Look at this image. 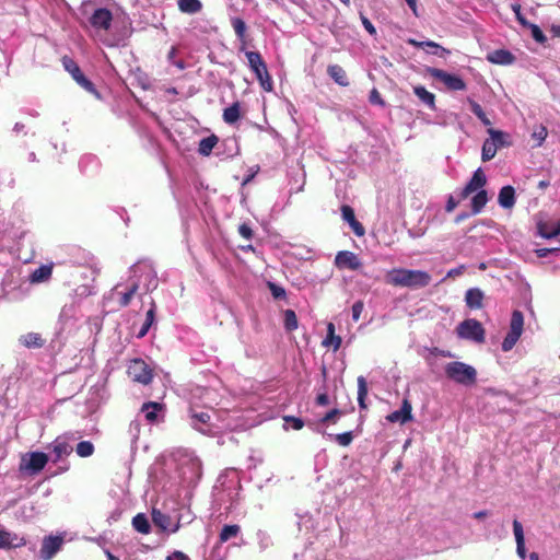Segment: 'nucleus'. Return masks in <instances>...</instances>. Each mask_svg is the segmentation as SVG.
<instances>
[{
	"instance_id": "nucleus-40",
	"label": "nucleus",
	"mask_w": 560,
	"mask_h": 560,
	"mask_svg": "<svg viewBox=\"0 0 560 560\" xmlns=\"http://www.w3.org/2000/svg\"><path fill=\"white\" fill-rule=\"evenodd\" d=\"M498 148L493 143V141L488 138L483 141L482 149H481V160L483 162H488L492 160L497 154Z\"/></svg>"
},
{
	"instance_id": "nucleus-1",
	"label": "nucleus",
	"mask_w": 560,
	"mask_h": 560,
	"mask_svg": "<svg viewBox=\"0 0 560 560\" xmlns=\"http://www.w3.org/2000/svg\"><path fill=\"white\" fill-rule=\"evenodd\" d=\"M28 290L30 283L23 279L20 268L0 266V300L20 301Z\"/></svg>"
},
{
	"instance_id": "nucleus-44",
	"label": "nucleus",
	"mask_w": 560,
	"mask_h": 560,
	"mask_svg": "<svg viewBox=\"0 0 560 560\" xmlns=\"http://www.w3.org/2000/svg\"><path fill=\"white\" fill-rule=\"evenodd\" d=\"M521 336H522V334H520V332L509 330L508 335L505 336V338L502 341V346H501L502 350L504 352L512 350L513 347L518 341Z\"/></svg>"
},
{
	"instance_id": "nucleus-16",
	"label": "nucleus",
	"mask_w": 560,
	"mask_h": 560,
	"mask_svg": "<svg viewBox=\"0 0 560 560\" xmlns=\"http://www.w3.org/2000/svg\"><path fill=\"white\" fill-rule=\"evenodd\" d=\"M77 306L74 303L62 306L58 317V332L70 330L75 322Z\"/></svg>"
},
{
	"instance_id": "nucleus-17",
	"label": "nucleus",
	"mask_w": 560,
	"mask_h": 560,
	"mask_svg": "<svg viewBox=\"0 0 560 560\" xmlns=\"http://www.w3.org/2000/svg\"><path fill=\"white\" fill-rule=\"evenodd\" d=\"M487 183V177L481 168H477L469 182L466 184V186L462 189L459 196L462 199H466L469 195L472 192H477L481 189H483V186Z\"/></svg>"
},
{
	"instance_id": "nucleus-13",
	"label": "nucleus",
	"mask_w": 560,
	"mask_h": 560,
	"mask_svg": "<svg viewBox=\"0 0 560 560\" xmlns=\"http://www.w3.org/2000/svg\"><path fill=\"white\" fill-rule=\"evenodd\" d=\"M427 72L433 79L443 82L448 90L464 91L466 89L465 81L457 74H452L438 68H428Z\"/></svg>"
},
{
	"instance_id": "nucleus-60",
	"label": "nucleus",
	"mask_w": 560,
	"mask_h": 560,
	"mask_svg": "<svg viewBox=\"0 0 560 560\" xmlns=\"http://www.w3.org/2000/svg\"><path fill=\"white\" fill-rule=\"evenodd\" d=\"M129 434L132 439V441H136L138 439L139 432H140V423L139 421H131L129 424Z\"/></svg>"
},
{
	"instance_id": "nucleus-30",
	"label": "nucleus",
	"mask_w": 560,
	"mask_h": 560,
	"mask_svg": "<svg viewBox=\"0 0 560 560\" xmlns=\"http://www.w3.org/2000/svg\"><path fill=\"white\" fill-rule=\"evenodd\" d=\"M20 343L26 348H42L44 346V339L37 332H27L22 335L19 339Z\"/></svg>"
},
{
	"instance_id": "nucleus-52",
	"label": "nucleus",
	"mask_w": 560,
	"mask_h": 560,
	"mask_svg": "<svg viewBox=\"0 0 560 560\" xmlns=\"http://www.w3.org/2000/svg\"><path fill=\"white\" fill-rule=\"evenodd\" d=\"M334 439L335 441L341 445V446H348L351 444L352 440H353V434L351 431L349 432H343V433H339V434H336L334 435Z\"/></svg>"
},
{
	"instance_id": "nucleus-48",
	"label": "nucleus",
	"mask_w": 560,
	"mask_h": 560,
	"mask_svg": "<svg viewBox=\"0 0 560 560\" xmlns=\"http://www.w3.org/2000/svg\"><path fill=\"white\" fill-rule=\"evenodd\" d=\"M139 289V282L137 281H133L130 285V288L125 292L122 293L121 298H120V305L121 306H127L129 305L132 296L135 295V293L137 292V290Z\"/></svg>"
},
{
	"instance_id": "nucleus-51",
	"label": "nucleus",
	"mask_w": 560,
	"mask_h": 560,
	"mask_svg": "<svg viewBox=\"0 0 560 560\" xmlns=\"http://www.w3.org/2000/svg\"><path fill=\"white\" fill-rule=\"evenodd\" d=\"M547 135V129L544 126H539L534 130L532 137L537 142L536 147H540L542 144V142L546 140Z\"/></svg>"
},
{
	"instance_id": "nucleus-12",
	"label": "nucleus",
	"mask_w": 560,
	"mask_h": 560,
	"mask_svg": "<svg viewBox=\"0 0 560 560\" xmlns=\"http://www.w3.org/2000/svg\"><path fill=\"white\" fill-rule=\"evenodd\" d=\"M457 335L462 339L476 342L485 341V329L477 319H465L457 326Z\"/></svg>"
},
{
	"instance_id": "nucleus-46",
	"label": "nucleus",
	"mask_w": 560,
	"mask_h": 560,
	"mask_svg": "<svg viewBox=\"0 0 560 560\" xmlns=\"http://www.w3.org/2000/svg\"><path fill=\"white\" fill-rule=\"evenodd\" d=\"M75 452L80 457H89L94 453V445L90 441H81L78 443Z\"/></svg>"
},
{
	"instance_id": "nucleus-2",
	"label": "nucleus",
	"mask_w": 560,
	"mask_h": 560,
	"mask_svg": "<svg viewBox=\"0 0 560 560\" xmlns=\"http://www.w3.org/2000/svg\"><path fill=\"white\" fill-rule=\"evenodd\" d=\"M90 26L94 35L106 46L115 47L120 44V38L110 35L113 14L108 9L98 8L89 18Z\"/></svg>"
},
{
	"instance_id": "nucleus-18",
	"label": "nucleus",
	"mask_w": 560,
	"mask_h": 560,
	"mask_svg": "<svg viewBox=\"0 0 560 560\" xmlns=\"http://www.w3.org/2000/svg\"><path fill=\"white\" fill-rule=\"evenodd\" d=\"M63 539L59 536H48L43 540L40 558L50 560L61 548Z\"/></svg>"
},
{
	"instance_id": "nucleus-37",
	"label": "nucleus",
	"mask_w": 560,
	"mask_h": 560,
	"mask_svg": "<svg viewBox=\"0 0 560 560\" xmlns=\"http://www.w3.org/2000/svg\"><path fill=\"white\" fill-rule=\"evenodd\" d=\"M177 5L180 12L187 14L198 13L202 9L199 0H177Z\"/></svg>"
},
{
	"instance_id": "nucleus-55",
	"label": "nucleus",
	"mask_w": 560,
	"mask_h": 560,
	"mask_svg": "<svg viewBox=\"0 0 560 560\" xmlns=\"http://www.w3.org/2000/svg\"><path fill=\"white\" fill-rule=\"evenodd\" d=\"M511 8H512V11H513V12H514V14H515V18H516L517 22H518L522 26L527 27V25H528L530 22H528V21L525 19V16L522 14V12H521V5H520L518 3H513V4L511 5Z\"/></svg>"
},
{
	"instance_id": "nucleus-32",
	"label": "nucleus",
	"mask_w": 560,
	"mask_h": 560,
	"mask_svg": "<svg viewBox=\"0 0 560 560\" xmlns=\"http://www.w3.org/2000/svg\"><path fill=\"white\" fill-rule=\"evenodd\" d=\"M52 267L50 265H42L30 275L31 283H40L48 280L51 276Z\"/></svg>"
},
{
	"instance_id": "nucleus-26",
	"label": "nucleus",
	"mask_w": 560,
	"mask_h": 560,
	"mask_svg": "<svg viewBox=\"0 0 560 560\" xmlns=\"http://www.w3.org/2000/svg\"><path fill=\"white\" fill-rule=\"evenodd\" d=\"M513 533L516 541V553L521 559L524 560L526 557L524 530L521 522L517 520L513 521Z\"/></svg>"
},
{
	"instance_id": "nucleus-9",
	"label": "nucleus",
	"mask_w": 560,
	"mask_h": 560,
	"mask_svg": "<svg viewBox=\"0 0 560 560\" xmlns=\"http://www.w3.org/2000/svg\"><path fill=\"white\" fill-rule=\"evenodd\" d=\"M131 272L133 277H138L137 282L139 284L143 282V287L145 291H152L158 287V277L156 272L153 269L152 265L148 261H139L131 267Z\"/></svg>"
},
{
	"instance_id": "nucleus-7",
	"label": "nucleus",
	"mask_w": 560,
	"mask_h": 560,
	"mask_svg": "<svg viewBox=\"0 0 560 560\" xmlns=\"http://www.w3.org/2000/svg\"><path fill=\"white\" fill-rule=\"evenodd\" d=\"M77 440L74 433H66L56 438L48 446L50 450L49 460L52 463L60 462L63 457L70 455L73 451L71 443Z\"/></svg>"
},
{
	"instance_id": "nucleus-59",
	"label": "nucleus",
	"mask_w": 560,
	"mask_h": 560,
	"mask_svg": "<svg viewBox=\"0 0 560 560\" xmlns=\"http://www.w3.org/2000/svg\"><path fill=\"white\" fill-rule=\"evenodd\" d=\"M369 101H370V103L375 104V105H381V106L384 105V101H383L380 92L376 89H373L370 92Z\"/></svg>"
},
{
	"instance_id": "nucleus-35",
	"label": "nucleus",
	"mask_w": 560,
	"mask_h": 560,
	"mask_svg": "<svg viewBox=\"0 0 560 560\" xmlns=\"http://www.w3.org/2000/svg\"><path fill=\"white\" fill-rule=\"evenodd\" d=\"M488 202V194L485 189H481L476 192V195L471 198V213L478 214L482 211L485 206Z\"/></svg>"
},
{
	"instance_id": "nucleus-49",
	"label": "nucleus",
	"mask_w": 560,
	"mask_h": 560,
	"mask_svg": "<svg viewBox=\"0 0 560 560\" xmlns=\"http://www.w3.org/2000/svg\"><path fill=\"white\" fill-rule=\"evenodd\" d=\"M284 430H289V425L293 430H301L304 427V421L301 418L294 417V416H284Z\"/></svg>"
},
{
	"instance_id": "nucleus-57",
	"label": "nucleus",
	"mask_w": 560,
	"mask_h": 560,
	"mask_svg": "<svg viewBox=\"0 0 560 560\" xmlns=\"http://www.w3.org/2000/svg\"><path fill=\"white\" fill-rule=\"evenodd\" d=\"M238 233L246 240H252L254 235L252 228L247 223H243L238 226Z\"/></svg>"
},
{
	"instance_id": "nucleus-45",
	"label": "nucleus",
	"mask_w": 560,
	"mask_h": 560,
	"mask_svg": "<svg viewBox=\"0 0 560 560\" xmlns=\"http://www.w3.org/2000/svg\"><path fill=\"white\" fill-rule=\"evenodd\" d=\"M469 105H470V110L472 112L474 115H476L480 121L482 122V125L485 126H491V121L490 119L487 117L486 113L483 112L482 107L480 106V104H478L477 102L475 101H471L469 100Z\"/></svg>"
},
{
	"instance_id": "nucleus-15",
	"label": "nucleus",
	"mask_w": 560,
	"mask_h": 560,
	"mask_svg": "<svg viewBox=\"0 0 560 560\" xmlns=\"http://www.w3.org/2000/svg\"><path fill=\"white\" fill-rule=\"evenodd\" d=\"M335 266L338 269L359 270L362 266L359 257L349 250H340L335 257Z\"/></svg>"
},
{
	"instance_id": "nucleus-14",
	"label": "nucleus",
	"mask_w": 560,
	"mask_h": 560,
	"mask_svg": "<svg viewBox=\"0 0 560 560\" xmlns=\"http://www.w3.org/2000/svg\"><path fill=\"white\" fill-rule=\"evenodd\" d=\"M48 460L49 456L47 454L43 452H32L22 457L20 469L35 475L44 469Z\"/></svg>"
},
{
	"instance_id": "nucleus-63",
	"label": "nucleus",
	"mask_w": 560,
	"mask_h": 560,
	"mask_svg": "<svg viewBox=\"0 0 560 560\" xmlns=\"http://www.w3.org/2000/svg\"><path fill=\"white\" fill-rule=\"evenodd\" d=\"M121 514H122V509L117 506L108 515V522L110 524L117 522L120 518Z\"/></svg>"
},
{
	"instance_id": "nucleus-27",
	"label": "nucleus",
	"mask_w": 560,
	"mask_h": 560,
	"mask_svg": "<svg viewBox=\"0 0 560 560\" xmlns=\"http://www.w3.org/2000/svg\"><path fill=\"white\" fill-rule=\"evenodd\" d=\"M328 75L340 86H348L349 80L346 71L339 65H330L327 68Z\"/></svg>"
},
{
	"instance_id": "nucleus-62",
	"label": "nucleus",
	"mask_w": 560,
	"mask_h": 560,
	"mask_svg": "<svg viewBox=\"0 0 560 560\" xmlns=\"http://www.w3.org/2000/svg\"><path fill=\"white\" fill-rule=\"evenodd\" d=\"M165 560H190V558L183 551L175 550Z\"/></svg>"
},
{
	"instance_id": "nucleus-22",
	"label": "nucleus",
	"mask_w": 560,
	"mask_h": 560,
	"mask_svg": "<svg viewBox=\"0 0 560 560\" xmlns=\"http://www.w3.org/2000/svg\"><path fill=\"white\" fill-rule=\"evenodd\" d=\"M341 215L342 219L350 225V228L352 229L353 233L357 236L364 235L365 230L363 225L355 219L354 211L350 206L343 205L341 207Z\"/></svg>"
},
{
	"instance_id": "nucleus-20",
	"label": "nucleus",
	"mask_w": 560,
	"mask_h": 560,
	"mask_svg": "<svg viewBox=\"0 0 560 560\" xmlns=\"http://www.w3.org/2000/svg\"><path fill=\"white\" fill-rule=\"evenodd\" d=\"M487 60L493 65L510 66L516 60L515 56L508 49H495L487 55Z\"/></svg>"
},
{
	"instance_id": "nucleus-6",
	"label": "nucleus",
	"mask_w": 560,
	"mask_h": 560,
	"mask_svg": "<svg viewBox=\"0 0 560 560\" xmlns=\"http://www.w3.org/2000/svg\"><path fill=\"white\" fill-rule=\"evenodd\" d=\"M178 469L183 481L188 486L197 483L201 477V462L191 453L182 457Z\"/></svg>"
},
{
	"instance_id": "nucleus-38",
	"label": "nucleus",
	"mask_w": 560,
	"mask_h": 560,
	"mask_svg": "<svg viewBox=\"0 0 560 560\" xmlns=\"http://www.w3.org/2000/svg\"><path fill=\"white\" fill-rule=\"evenodd\" d=\"M240 117L241 108L238 102L233 103L231 106L226 107L223 110V120L229 125H233L234 122H236L240 119Z\"/></svg>"
},
{
	"instance_id": "nucleus-29",
	"label": "nucleus",
	"mask_w": 560,
	"mask_h": 560,
	"mask_svg": "<svg viewBox=\"0 0 560 560\" xmlns=\"http://www.w3.org/2000/svg\"><path fill=\"white\" fill-rule=\"evenodd\" d=\"M413 93L417 97L425 104L430 109H435V96L433 93L429 92L424 86L417 85L413 86Z\"/></svg>"
},
{
	"instance_id": "nucleus-36",
	"label": "nucleus",
	"mask_w": 560,
	"mask_h": 560,
	"mask_svg": "<svg viewBox=\"0 0 560 560\" xmlns=\"http://www.w3.org/2000/svg\"><path fill=\"white\" fill-rule=\"evenodd\" d=\"M409 44L419 48L429 47V49H431L429 52L433 55L443 56L444 54H448V50L432 40L418 42L416 39H409Z\"/></svg>"
},
{
	"instance_id": "nucleus-64",
	"label": "nucleus",
	"mask_w": 560,
	"mask_h": 560,
	"mask_svg": "<svg viewBox=\"0 0 560 560\" xmlns=\"http://www.w3.org/2000/svg\"><path fill=\"white\" fill-rule=\"evenodd\" d=\"M457 205L458 201L453 196H448L445 205V210L447 212H452L457 207Z\"/></svg>"
},
{
	"instance_id": "nucleus-53",
	"label": "nucleus",
	"mask_w": 560,
	"mask_h": 560,
	"mask_svg": "<svg viewBox=\"0 0 560 560\" xmlns=\"http://www.w3.org/2000/svg\"><path fill=\"white\" fill-rule=\"evenodd\" d=\"M341 338L336 335H327L326 338L323 341L324 346H332L334 351H337L341 346Z\"/></svg>"
},
{
	"instance_id": "nucleus-58",
	"label": "nucleus",
	"mask_w": 560,
	"mask_h": 560,
	"mask_svg": "<svg viewBox=\"0 0 560 560\" xmlns=\"http://www.w3.org/2000/svg\"><path fill=\"white\" fill-rule=\"evenodd\" d=\"M363 302L361 301H357L353 305H352V319L354 322H358L361 314H362V311H363Z\"/></svg>"
},
{
	"instance_id": "nucleus-5",
	"label": "nucleus",
	"mask_w": 560,
	"mask_h": 560,
	"mask_svg": "<svg viewBox=\"0 0 560 560\" xmlns=\"http://www.w3.org/2000/svg\"><path fill=\"white\" fill-rule=\"evenodd\" d=\"M250 70L255 73L260 86L270 92L272 90V79L268 72L267 65L258 51H244Z\"/></svg>"
},
{
	"instance_id": "nucleus-23",
	"label": "nucleus",
	"mask_w": 560,
	"mask_h": 560,
	"mask_svg": "<svg viewBox=\"0 0 560 560\" xmlns=\"http://www.w3.org/2000/svg\"><path fill=\"white\" fill-rule=\"evenodd\" d=\"M152 522L156 527H159L163 532L170 530L171 533H176L179 528L178 523L171 528V517L167 514L162 513L158 509L152 510Z\"/></svg>"
},
{
	"instance_id": "nucleus-50",
	"label": "nucleus",
	"mask_w": 560,
	"mask_h": 560,
	"mask_svg": "<svg viewBox=\"0 0 560 560\" xmlns=\"http://www.w3.org/2000/svg\"><path fill=\"white\" fill-rule=\"evenodd\" d=\"M526 28L530 30L532 36L537 43L545 44L547 42L546 35L537 24L529 23Z\"/></svg>"
},
{
	"instance_id": "nucleus-3",
	"label": "nucleus",
	"mask_w": 560,
	"mask_h": 560,
	"mask_svg": "<svg viewBox=\"0 0 560 560\" xmlns=\"http://www.w3.org/2000/svg\"><path fill=\"white\" fill-rule=\"evenodd\" d=\"M386 280L396 287L421 289L430 284L431 276L423 270L397 268L388 271Z\"/></svg>"
},
{
	"instance_id": "nucleus-10",
	"label": "nucleus",
	"mask_w": 560,
	"mask_h": 560,
	"mask_svg": "<svg viewBox=\"0 0 560 560\" xmlns=\"http://www.w3.org/2000/svg\"><path fill=\"white\" fill-rule=\"evenodd\" d=\"M189 424L202 434H211L213 432L211 411L198 410L191 406L189 408Z\"/></svg>"
},
{
	"instance_id": "nucleus-8",
	"label": "nucleus",
	"mask_w": 560,
	"mask_h": 560,
	"mask_svg": "<svg viewBox=\"0 0 560 560\" xmlns=\"http://www.w3.org/2000/svg\"><path fill=\"white\" fill-rule=\"evenodd\" d=\"M62 66L65 70L72 77V79L86 92L94 94L96 97H100L98 92L96 91L92 81H90L81 71L79 65L70 57L63 56L61 59Z\"/></svg>"
},
{
	"instance_id": "nucleus-47",
	"label": "nucleus",
	"mask_w": 560,
	"mask_h": 560,
	"mask_svg": "<svg viewBox=\"0 0 560 560\" xmlns=\"http://www.w3.org/2000/svg\"><path fill=\"white\" fill-rule=\"evenodd\" d=\"M284 327L289 331H293L298 328L296 314L292 310L284 311Z\"/></svg>"
},
{
	"instance_id": "nucleus-33",
	"label": "nucleus",
	"mask_w": 560,
	"mask_h": 560,
	"mask_svg": "<svg viewBox=\"0 0 560 560\" xmlns=\"http://www.w3.org/2000/svg\"><path fill=\"white\" fill-rule=\"evenodd\" d=\"M160 411H162V405L155 401L145 402L141 408V412L149 422L156 421Z\"/></svg>"
},
{
	"instance_id": "nucleus-39",
	"label": "nucleus",
	"mask_w": 560,
	"mask_h": 560,
	"mask_svg": "<svg viewBox=\"0 0 560 560\" xmlns=\"http://www.w3.org/2000/svg\"><path fill=\"white\" fill-rule=\"evenodd\" d=\"M217 143H218V138L214 135L206 137L200 140L198 152L201 155L207 156L211 153V151L213 150V148L215 147Z\"/></svg>"
},
{
	"instance_id": "nucleus-31",
	"label": "nucleus",
	"mask_w": 560,
	"mask_h": 560,
	"mask_svg": "<svg viewBox=\"0 0 560 560\" xmlns=\"http://www.w3.org/2000/svg\"><path fill=\"white\" fill-rule=\"evenodd\" d=\"M232 27L235 32V35L237 38L242 42V46L240 47V51H246L245 50V36H246V23L241 18H232L231 19Z\"/></svg>"
},
{
	"instance_id": "nucleus-54",
	"label": "nucleus",
	"mask_w": 560,
	"mask_h": 560,
	"mask_svg": "<svg viewBox=\"0 0 560 560\" xmlns=\"http://www.w3.org/2000/svg\"><path fill=\"white\" fill-rule=\"evenodd\" d=\"M268 287H269V290L275 299L280 300V299L285 298V290L282 287L278 285L273 282H269Z\"/></svg>"
},
{
	"instance_id": "nucleus-24",
	"label": "nucleus",
	"mask_w": 560,
	"mask_h": 560,
	"mask_svg": "<svg viewBox=\"0 0 560 560\" xmlns=\"http://www.w3.org/2000/svg\"><path fill=\"white\" fill-rule=\"evenodd\" d=\"M498 202L503 209H512L516 202L515 189L513 186H504L500 189Z\"/></svg>"
},
{
	"instance_id": "nucleus-28",
	"label": "nucleus",
	"mask_w": 560,
	"mask_h": 560,
	"mask_svg": "<svg viewBox=\"0 0 560 560\" xmlns=\"http://www.w3.org/2000/svg\"><path fill=\"white\" fill-rule=\"evenodd\" d=\"M487 132L498 149L511 145L509 133L493 129L491 127L488 128Z\"/></svg>"
},
{
	"instance_id": "nucleus-61",
	"label": "nucleus",
	"mask_w": 560,
	"mask_h": 560,
	"mask_svg": "<svg viewBox=\"0 0 560 560\" xmlns=\"http://www.w3.org/2000/svg\"><path fill=\"white\" fill-rule=\"evenodd\" d=\"M361 22H362V24H363V26H364L365 31H366L370 35H372V36L376 35V28L374 27V25L372 24V22H371L366 16L361 15Z\"/></svg>"
},
{
	"instance_id": "nucleus-41",
	"label": "nucleus",
	"mask_w": 560,
	"mask_h": 560,
	"mask_svg": "<svg viewBox=\"0 0 560 560\" xmlns=\"http://www.w3.org/2000/svg\"><path fill=\"white\" fill-rule=\"evenodd\" d=\"M241 532V527L236 524L233 525H224L223 528L220 532V541L226 542L231 538L236 537Z\"/></svg>"
},
{
	"instance_id": "nucleus-43",
	"label": "nucleus",
	"mask_w": 560,
	"mask_h": 560,
	"mask_svg": "<svg viewBox=\"0 0 560 560\" xmlns=\"http://www.w3.org/2000/svg\"><path fill=\"white\" fill-rule=\"evenodd\" d=\"M524 326L523 313L518 310L513 311L510 323V330L522 334Z\"/></svg>"
},
{
	"instance_id": "nucleus-11",
	"label": "nucleus",
	"mask_w": 560,
	"mask_h": 560,
	"mask_svg": "<svg viewBox=\"0 0 560 560\" xmlns=\"http://www.w3.org/2000/svg\"><path fill=\"white\" fill-rule=\"evenodd\" d=\"M127 373L137 383L148 385L153 378L152 369L142 359H133L129 362Z\"/></svg>"
},
{
	"instance_id": "nucleus-21",
	"label": "nucleus",
	"mask_w": 560,
	"mask_h": 560,
	"mask_svg": "<svg viewBox=\"0 0 560 560\" xmlns=\"http://www.w3.org/2000/svg\"><path fill=\"white\" fill-rule=\"evenodd\" d=\"M412 407L408 399L402 400V405L399 410H395L389 413L386 419L389 422H399L401 424L412 420Z\"/></svg>"
},
{
	"instance_id": "nucleus-42",
	"label": "nucleus",
	"mask_w": 560,
	"mask_h": 560,
	"mask_svg": "<svg viewBox=\"0 0 560 560\" xmlns=\"http://www.w3.org/2000/svg\"><path fill=\"white\" fill-rule=\"evenodd\" d=\"M368 395V383L364 376L358 377V402L361 409H365V398Z\"/></svg>"
},
{
	"instance_id": "nucleus-25",
	"label": "nucleus",
	"mask_w": 560,
	"mask_h": 560,
	"mask_svg": "<svg viewBox=\"0 0 560 560\" xmlns=\"http://www.w3.org/2000/svg\"><path fill=\"white\" fill-rule=\"evenodd\" d=\"M483 299L485 294L479 288H470L466 291L465 303L470 310L481 308Z\"/></svg>"
},
{
	"instance_id": "nucleus-56",
	"label": "nucleus",
	"mask_w": 560,
	"mask_h": 560,
	"mask_svg": "<svg viewBox=\"0 0 560 560\" xmlns=\"http://www.w3.org/2000/svg\"><path fill=\"white\" fill-rule=\"evenodd\" d=\"M341 415V411L339 409H332L330 411H328L322 419H320V422L322 423H327V422H336L337 421V418Z\"/></svg>"
},
{
	"instance_id": "nucleus-4",
	"label": "nucleus",
	"mask_w": 560,
	"mask_h": 560,
	"mask_svg": "<svg viewBox=\"0 0 560 560\" xmlns=\"http://www.w3.org/2000/svg\"><path fill=\"white\" fill-rule=\"evenodd\" d=\"M448 380L465 387H470L477 382V371L472 365L460 361H452L444 366Z\"/></svg>"
},
{
	"instance_id": "nucleus-34",
	"label": "nucleus",
	"mask_w": 560,
	"mask_h": 560,
	"mask_svg": "<svg viewBox=\"0 0 560 560\" xmlns=\"http://www.w3.org/2000/svg\"><path fill=\"white\" fill-rule=\"evenodd\" d=\"M132 527L140 534L147 535L151 532L149 518L143 513H138L132 518Z\"/></svg>"
},
{
	"instance_id": "nucleus-19",
	"label": "nucleus",
	"mask_w": 560,
	"mask_h": 560,
	"mask_svg": "<svg viewBox=\"0 0 560 560\" xmlns=\"http://www.w3.org/2000/svg\"><path fill=\"white\" fill-rule=\"evenodd\" d=\"M26 545V539L15 533L0 529V549L19 548Z\"/></svg>"
}]
</instances>
